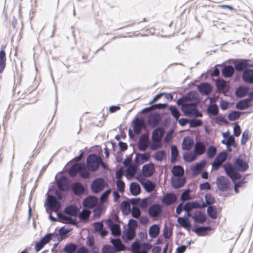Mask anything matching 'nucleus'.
Returning a JSON list of instances; mask_svg holds the SVG:
<instances>
[{
    "instance_id": "nucleus-1",
    "label": "nucleus",
    "mask_w": 253,
    "mask_h": 253,
    "mask_svg": "<svg viewBox=\"0 0 253 253\" xmlns=\"http://www.w3.org/2000/svg\"><path fill=\"white\" fill-rule=\"evenodd\" d=\"M196 97L193 93L190 92L179 98L176 103L181 106V110L186 116L202 117V114L197 107Z\"/></svg>"
},
{
    "instance_id": "nucleus-2",
    "label": "nucleus",
    "mask_w": 253,
    "mask_h": 253,
    "mask_svg": "<svg viewBox=\"0 0 253 253\" xmlns=\"http://www.w3.org/2000/svg\"><path fill=\"white\" fill-rule=\"evenodd\" d=\"M249 168L248 164L240 158L235 159L234 166L230 163H227L223 166L224 170L227 175L233 180L241 178V174L236 170L240 171H246Z\"/></svg>"
},
{
    "instance_id": "nucleus-3",
    "label": "nucleus",
    "mask_w": 253,
    "mask_h": 253,
    "mask_svg": "<svg viewBox=\"0 0 253 253\" xmlns=\"http://www.w3.org/2000/svg\"><path fill=\"white\" fill-rule=\"evenodd\" d=\"M105 224L110 228L113 236H119L121 235L120 221L117 215L116 214H111L106 220Z\"/></svg>"
},
{
    "instance_id": "nucleus-4",
    "label": "nucleus",
    "mask_w": 253,
    "mask_h": 253,
    "mask_svg": "<svg viewBox=\"0 0 253 253\" xmlns=\"http://www.w3.org/2000/svg\"><path fill=\"white\" fill-rule=\"evenodd\" d=\"M165 131L163 128L158 127L152 132L151 139L152 143L150 145L152 150H156L162 147V140L164 136Z\"/></svg>"
},
{
    "instance_id": "nucleus-5",
    "label": "nucleus",
    "mask_w": 253,
    "mask_h": 253,
    "mask_svg": "<svg viewBox=\"0 0 253 253\" xmlns=\"http://www.w3.org/2000/svg\"><path fill=\"white\" fill-rule=\"evenodd\" d=\"M100 164L103 166H104L101 159L95 154L90 155L87 158L86 166L87 169L91 171L96 170Z\"/></svg>"
},
{
    "instance_id": "nucleus-6",
    "label": "nucleus",
    "mask_w": 253,
    "mask_h": 253,
    "mask_svg": "<svg viewBox=\"0 0 253 253\" xmlns=\"http://www.w3.org/2000/svg\"><path fill=\"white\" fill-rule=\"evenodd\" d=\"M150 248L149 244H140L138 242H134L131 246L132 253H147Z\"/></svg>"
},
{
    "instance_id": "nucleus-7",
    "label": "nucleus",
    "mask_w": 253,
    "mask_h": 253,
    "mask_svg": "<svg viewBox=\"0 0 253 253\" xmlns=\"http://www.w3.org/2000/svg\"><path fill=\"white\" fill-rule=\"evenodd\" d=\"M105 185V181L102 178H97L91 183V189L93 193H97L104 189Z\"/></svg>"
},
{
    "instance_id": "nucleus-8",
    "label": "nucleus",
    "mask_w": 253,
    "mask_h": 253,
    "mask_svg": "<svg viewBox=\"0 0 253 253\" xmlns=\"http://www.w3.org/2000/svg\"><path fill=\"white\" fill-rule=\"evenodd\" d=\"M46 203L47 207L51 211L57 212L60 208V203L52 195L47 196Z\"/></svg>"
},
{
    "instance_id": "nucleus-9",
    "label": "nucleus",
    "mask_w": 253,
    "mask_h": 253,
    "mask_svg": "<svg viewBox=\"0 0 253 253\" xmlns=\"http://www.w3.org/2000/svg\"><path fill=\"white\" fill-rule=\"evenodd\" d=\"M149 142L148 135L146 133L142 134L138 142V149L141 151H145L150 146Z\"/></svg>"
},
{
    "instance_id": "nucleus-10",
    "label": "nucleus",
    "mask_w": 253,
    "mask_h": 253,
    "mask_svg": "<svg viewBox=\"0 0 253 253\" xmlns=\"http://www.w3.org/2000/svg\"><path fill=\"white\" fill-rule=\"evenodd\" d=\"M162 211L161 206L155 204L151 206L148 209V213L150 217H158Z\"/></svg>"
},
{
    "instance_id": "nucleus-11",
    "label": "nucleus",
    "mask_w": 253,
    "mask_h": 253,
    "mask_svg": "<svg viewBox=\"0 0 253 253\" xmlns=\"http://www.w3.org/2000/svg\"><path fill=\"white\" fill-rule=\"evenodd\" d=\"M242 79L247 84H253V69L245 70L242 74Z\"/></svg>"
},
{
    "instance_id": "nucleus-12",
    "label": "nucleus",
    "mask_w": 253,
    "mask_h": 253,
    "mask_svg": "<svg viewBox=\"0 0 253 253\" xmlns=\"http://www.w3.org/2000/svg\"><path fill=\"white\" fill-rule=\"evenodd\" d=\"M216 183L219 188L222 191H225L228 189L229 180L224 176L217 177L216 179Z\"/></svg>"
},
{
    "instance_id": "nucleus-13",
    "label": "nucleus",
    "mask_w": 253,
    "mask_h": 253,
    "mask_svg": "<svg viewBox=\"0 0 253 253\" xmlns=\"http://www.w3.org/2000/svg\"><path fill=\"white\" fill-rule=\"evenodd\" d=\"M161 121V116L158 113H152L148 116V124L153 127L157 126Z\"/></svg>"
},
{
    "instance_id": "nucleus-14",
    "label": "nucleus",
    "mask_w": 253,
    "mask_h": 253,
    "mask_svg": "<svg viewBox=\"0 0 253 253\" xmlns=\"http://www.w3.org/2000/svg\"><path fill=\"white\" fill-rule=\"evenodd\" d=\"M145 127V123L142 119L136 118L133 121V130L136 134L140 133L141 129Z\"/></svg>"
},
{
    "instance_id": "nucleus-15",
    "label": "nucleus",
    "mask_w": 253,
    "mask_h": 253,
    "mask_svg": "<svg viewBox=\"0 0 253 253\" xmlns=\"http://www.w3.org/2000/svg\"><path fill=\"white\" fill-rule=\"evenodd\" d=\"M252 66L248 63V60H242L238 61L237 63L235 64L234 70L235 69L238 72H244L245 70L248 69V67Z\"/></svg>"
},
{
    "instance_id": "nucleus-16",
    "label": "nucleus",
    "mask_w": 253,
    "mask_h": 253,
    "mask_svg": "<svg viewBox=\"0 0 253 253\" xmlns=\"http://www.w3.org/2000/svg\"><path fill=\"white\" fill-rule=\"evenodd\" d=\"M97 202L98 200L96 198L89 196L84 200L83 205L85 208H92L96 205Z\"/></svg>"
},
{
    "instance_id": "nucleus-17",
    "label": "nucleus",
    "mask_w": 253,
    "mask_h": 253,
    "mask_svg": "<svg viewBox=\"0 0 253 253\" xmlns=\"http://www.w3.org/2000/svg\"><path fill=\"white\" fill-rule=\"evenodd\" d=\"M57 216L59 219L65 223H70L74 225L77 224L75 220L69 215H65L62 213H57Z\"/></svg>"
},
{
    "instance_id": "nucleus-18",
    "label": "nucleus",
    "mask_w": 253,
    "mask_h": 253,
    "mask_svg": "<svg viewBox=\"0 0 253 253\" xmlns=\"http://www.w3.org/2000/svg\"><path fill=\"white\" fill-rule=\"evenodd\" d=\"M177 199V197L174 194L167 193L166 194L163 199L162 203L166 205H170L174 203Z\"/></svg>"
},
{
    "instance_id": "nucleus-19",
    "label": "nucleus",
    "mask_w": 253,
    "mask_h": 253,
    "mask_svg": "<svg viewBox=\"0 0 253 253\" xmlns=\"http://www.w3.org/2000/svg\"><path fill=\"white\" fill-rule=\"evenodd\" d=\"M194 221L196 223L202 224L206 221V216L201 211H197L192 216Z\"/></svg>"
},
{
    "instance_id": "nucleus-20",
    "label": "nucleus",
    "mask_w": 253,
    "mask_h": 253,
    "mask_svg": "<svg viewBox=\"0 0 253 253\" xmlns=\"http://www.w3.org/2000/svg\"><path fill=\"white\" fill-rule=\"evenodd\" d=\"M206 150L205 145L202 142L198 141L195 144L194 153L196 156L203 154Z\"/></svg>"
},
{
    "instance_id": "nucleus-21",
    "label": "nucleus",
    "mask_w": 253,
    "mask_h": 253,
    "mask_svg": "<svg viewBox=\"0 0 253 253\" xmlns=\"http://www.w3.org/2000/svg\"><path fill=\"white\" fill-rule=\"evenodd\" d=\"M57 183L58 189L60 191H66L69 188L68 179L65 176L61 177Z\"/></svg>"
},
{
    "instance_id": "nucleus-22",
    "label": "nucleus",
    "mask_w": 253,
    "mask_h": 253,
    "mask_svg": "<svg viewBox=\"0 0 253 253\" xmlns=\"http://www.w3.org/2000/svg\"><path fill=\"white\" fill-rule=\"evenodd\" d=\"M185 183V179L181 176L174 177L171 179L172 185L174 188L182 187Z\"/></svg>"
},
{
    "instance_id": "nucleus-23",
    "label": "nucleus",
    "mask_w": 253,
    "mask_h": 253,
    "mask_svg": "<svg viewBox=\"0 0 253 253\" xmlns=\"http://www.w3.org/2000/svg\"><path fill=\"white\" fill-rule=\"evenodd\" d=\"M198 89L202 94L208 95L211 91L212 88L208 83H202L198 86Z\"/></svg>"
},
{
    "instance_id": "nucleus-24",
    "label": "nucleus",
    "mask_w": 253,
    "mask_h": 253,
    "mask_svg": "<svg viewBox=\"0 0 253 253\" xmlns=\"http://www.w3.org/2000/svg\"><path fill=\"white\" fill-rule=\"evenodd\" d=\"M79 211V209L74 205H69L64 210L65 213L71 216H76Z\"/></svg>"
},
{
    "instance_id": "nucleus-25",
    "label": "nucleus",
    "mask_w": 253,
    "mask_h": 253,
    "mask_svg": "<svg viewBox=\"0 0 253 253\" xmlns=\"http://www.w3.org/2000/svg\"><path fill=\"white\" fill-rule=\"evenodd\" d=\"M143 174L145 177H150L154 173V166L152 164H146L142 167Z\"/></svg>"
},
{
    "instance_id": "nucleus-26",
    "label": "nucleus",
    "mask_w": 253,
    "mask_h": 253,
    "mask_svg": "<svg viewBox=\"0 0 253 253\" xmlns=\"http://www.w3.org/2000/svg\"><path fill=\"white\" fill-rule=\"evenodd\" d=\"M251 102V99H245L240 100L236 105V108L239 110L246 109L250 106V104Z\"/></svg>"
},
{
    "instance_id": "nucleus-27",
    "label": "nucleus",
    "mask_w": 253,
    "mask_h": 253,
    "mask_svg": "<svg viewBox=\"0 0 253 253\" xmlns=\"http://www.w3.org/2000/svg\"><path fill=\"white\" fill-rule=\"evenodd\" d=\"M111 243L113 244L114 248L113 249L116 252L123 251L125 249V246L123 244L122 241L120 239H112Z\"/></svg>"
},
{
    "instance_id": "nucleus-28",
    "label": "nucleus",
    "mask_w": 253,
    "mask_h": 253,
    "mask_svg": "<svg viewBox=\"0 0 253 253\" xmlns=\"http://www.w3.org/2000/svg\"><path fill=\"white\" fill-rule=\"evenodd\" d=\"M72 189L74 193L77 195L82 194L84 190V186L80 182L74 183Z\"/></svg>"
},
{
    "instance_id": "nucleus-29",
    "label": "nucleus",
    "mask_w": 253,
    "mask_h": 253,
    "mask_svg": "<svg viewBox=\"0 0 253 253\" xmlns=\"http://www.w3.org/2000/svg\"><path fill=\"white\" fill-rule=\"evenodd\" d=\"M221 73L224 77H230L234 73V68L231 65L226 66L221 70Z\"/></svg>"
},
{
    "instance_id": "nucleus-30",
    "label": "nucleus",
    "mask_w": 253,
    "mask_h": 253,
    "mask_svg": "<svg viewBox=\"0 0 253 253\" xmlns=\"http://www.w3.org/2000/svg\"><path fill=\"white\" fill-rule=\"evenodd\" d=\"M160 227L157 224H154L151 226L149 230V236L152 238H156L160 233Z\"/></svg>"
},
{
    "instance_id": "nucleus-31",
    "label": "nucleus",
    "mask_w": 253,
    "mask_h": 253,
    "mask_svg": "<svg viewBox=\"0 0 253 253\" xmlns=\"http://www.w3.org/2000/svg\"><path fill=\"white\" fill-rule=\"evenodd\" d=\"M177 222L180 226L186 229H189L191 226L190 221L186 217H178L177 218Z\"/></svg>"
},
{
    "instance_id": "nucleus-32",
    "label": "nucleus",
    "mask_w": 253,
    "mask_h": 253,
    "mask_svg": "<svg viewBox=\"0 0 253 253\" xmlns=\"http://www.w3.org/2000/svg\"><path fill=\"white\" fill-rule=\"evenodd\" d=\"M150 158V153L146 152L144 154L137 153L135 156V162L137 163H139V160H141L142 162H147Z\"/></svg>"
},
{
    "instance_id": "nucleus-33",
    "label": "nucleus",
    "mask_w": 253,
    "mask_h": 253,
    "mask_svg": "<svg viewBox=\"0 0 253 253\" xmlns=\"http://www.w3.org/2000/svg\"><path fill=\"white\" fill-rule=\"evenodd\" d=\"M199 204L196 201L188 202L186 203L183 206V210L185 211H191L194 209H198Z\"/></svg>"
},
{
    "instance_id": "nucleus-34",
    "label": "nucleus",
    "mask_w": 253,
    "mask_h": 253,
    "mask_svg": "<svg viewBox=\"0 0 253 253\" xmlns=\"http://www.w3.org/2000/svg\"><path fill=\"white\" fill-rule=\"evenodd\" d=\"M193 145V141L189 137H185L182 143V148L185 150H189Z\"/></svg>"
},
{
    "instance_id": "nucleus-35",
    "label": "nucleus",
    "mask_w": 253,
    "mask_h": 253,
    "mask_svg": "<svg viewBox=\"0 0 253 253\" xmlns=\"http://www.w3.org/2000/svg\"><path fill=\"white\" fill-rule=\"evenodd\" d=\"M211 230L210 226L206 227H198L194 230V232L198 236H204L206 235L208 231Z\"/></svg>"
},
{
    "instance_id": "nucleus-36",
    "label": "nucleus",
    "mask_w": 253,
    "mask_h": 253,
    "mask_svg": "<svg viewBox=\"0 0 253 253\" xmlns=\"http://www.w3.org/2000/svg\"><path fill=\"white\" fill-rule=\"evenodd\" d=\"M129 189L131 193L134 196L138 195L141 191L140 185L136 182L131 183Z\"/></svg>"
},
{
    "instance_id": "nucleus-37",
    "label": "nucleus",
    "mask_w": 253,
    "mask_h": 253,
    "mask_svg": "<svg viewBox=\"0 0 253 253\" xmlns=\"http://www.w3.org/2000/svg\"><path fill=\"white\" fill-rule=\"evenodd\" d=\"M171 172L175 177L182 176L184 174V169L180 166H174Z\"/></svg>"
},
{
    "instance_id": "nucleus-38",
    "label": "nucleus",
    "mask_w": 253,
    "mask_h": 253,
    "mask_svg": "<svg viewBox=\"0 0 253 253\" xmlns=\"http://www.w3.org/2000/svg\"><path fill=\"white\" fill-rule=\"evenodd\" d=\"M82 164H75L70 168L69 171V174L72 176H74L79 170L83 168Z\"/></svg>"
},
{
    "instance_id": "nucleus-39",
    "label": "nucleus",
    "mask_w": 253,
    "mask_h": 253,
    "mask_svg": "<svg viewBox=\"0 0 253 253\" xmlns=\"http://www.w3.org/2000/svg\"><path fill=\"white\" fill-rule=\"evenodd\" d=\"M206 165V162L204 160L198 163L192 168L193 172L196 174L201 171Z\"/></svg>"
},
{
    "instance_id": "nucleus-40",
    "label": "nucleus",
    "mask_w": 253,
    "mask_h": 253,
    "mask_svg": "<svg viewBox=\"0 0 253 253\" xmlns=\"http://www.w3.org/2000/svg\"><path fill=\"white\" fill-rule=\"evenodd\" d=\"M197 158L196 155L192 152H188L184 153L183 154L184 160L188 163L192 162L196 160Z\"/></svg>"
},
{
    "instance_id": "nucleus-41",
    "label": "nucleus",
    "mask_w": 253,
    "mask_h": 253,
    "mask_svg": "<svg viewBox=\"0 0 253 253\" xmlns=\"http://www.w3.org/2000/svg\"><path fill=\"white\" fill-rule=\"evenodd\" d=\"M171 163L174 164L175 163L177 157L178 155V151L175 145H172L171 146Z\"/></svg>"
},
{
    "instance_id": "nucleus-42",
    "label": "nucleus",
    "mask_w": 253,
    "mask_h": 253,
    "mask_svg": "<svg viewBox=\"0 0 253 253\" xmlns=\"http://www.w3.org/2000/svg\"><path fill=\"white\" fill-rule=\"evenodd\" d=\"M91 211L87 209H84L79 215L80 220L82 221H86L88 220Z\"/></svg>"
},
{
    "instance_id": "nucleus-43",
    "label": "nucleus",
    "mask_w": 253,
    "mask_h": 253,
    "mask_svg": "<svg viewBox=\"0 0 253 253\" xmlns=\"http://www.w3.org/2000/svg\"><path fill=\"white\" fill-rule=\"evenodd\" d=\"M169 110L170 112L171 115L177 121L179 118L180 113L177 108L175 106L170 105L169 107Z\"/></svg>"
},
{
    "instance_id": "nucleus-44",
    "label": "nucleus",
    "mask_w": 253,
    "mask_h": 253,
    "mask_svg": "<svg viewBox=\"0 0 253 253\" xmlns=\"http://www.w3.org/2000/svg\"><path fill=\"white\" fill-rule=\"evenodd\" d=\"M143 186L147 192H151L155 189L156 185L153 182L148 180L143 183Z\"/></svg>"
},
{
    "instance_id": "nucleus-45",
    "label": "nucleus",
    "mask_w": 253,
    "mask_h": 253,
    "mask_svg": "<svg viewBox=\"0 0 253 253\" xmlns=\"http://www.w3.org/2000/svg\"><path fill=\"white\" fill-rule=\"evenodd\" d=\"M135 235V230L131 229H128L125 233L123 234V238L127 240H132Z\"/></svg>"
},
{
    "instance_id": "nucleus-46",
    "label": "nucleus",
    "mask_w": 253,
    "mask_h": 253,
    "mask_svg": "<svg viewBox=\"0 0 253 253\" xmlns=\"http://www.w3.org/2000/svg\"><path fill=\"white\" fill-rule=\"evenodd\" d=\"M207 111L213 116H216L218 113V106L215 104H211L208 107Z\"/></svg>"
},
{
    "instance_id": "nucleus-47",
    "label": "nucleus",
    "mask_w": 253,
    "mask_h": 253,
    "mask_svg": "<svg viewBox=\"0 0 253 253\" xmlns=\"http://www.w3.org/2000/svg\"><path fill=\"white\" fill-rule=\"evenodd\" d=\"M121 208L124 213L127 214L131 211L129 202L123 201L121 204Z\"/></svg>"
},
{
    "instance_id": "nucleus-48",
    "label": "nucleus",
    "mask_w": 253,
    "mask_h": 253,
    "mask_svg": "<svg viewBox=\"0 0 253 253\" xmlns=\"http://www.w3.org/2000/svg\"><path fill=\"white\" fill-rule=\"evenodd\" d=\"M207 212L209 216L212 219L217 218L216 210L214 206H209L207 209Z\"/></svg>"
},
{
    "instance_id": "nucleus-49",
    "label": "nucleus",
    "mask_w": 253,
    "mask_h": 253,
    "mask_svg": "<svg viewBox=\"0 0 253 253\" xmlns=\"http://www.w3.org/2000/svg\"><path fill=\"white\" fill-rule=\"evenodd\" d=\"M137 169V166L134 165H130L126 169V173L128 175L130 176H133Z\"/></svg>"
},
{
    "instance_id": "nucleus-50",
    "label": "nucleus",
    "mask_w": 253,
    "mask_h": 253,
    "mask_svg": "<svg viewBox=\"0 0 253 253\" xmlns=\"http://www.w3.org/2000/svg\"><path fill=\"white\" fill-rule=\"evenodd\" d=\"M166 152L165 151H159L155 154L154 158L155 160L161 162L164 159H166Z\"/></svg>"
},
{
    "instance_id": "nucleus-51",
    "label": "nucleus",
    "mask_w": 253,
    "mask_h": 253,
    "mask_svg": "<svg viewBox=\"0 0 253 253\" xmlns=\"http://www.w3.org/2000/svg\"><path fill=\"white\" fill-rule=\"evenodd\" d=\"M227 157V155L226 153L225 152H221L217 155L215 159L222 164L226 160Z\"/></svg>"
},
{
    "instance_id": "nucleus-52",
    "label": "nucleus",
    "mask_w": 253,
    "mask_h": 253,
    "mask_svg": "<svg viewBox=\"0 0 253 253\" xmlns=\"http://www.w3.org/2000/svg\"><path fill=\"white\" fill-rule=\"evenodd\" d=\"M77 246L73 244L67 245L64 248V252L67 253H74L77 250Z\"/></svg>"
},
{
    "instance_id": "nucleus-53",
    "label": "nucleus",
    "mask_w": 253,
    "mask_h": 253,
    "mask_svg": "<svg viewBox=\"0 0 253 253\" xmlns=\"http://www.w3.org/2000/svg\"><path fill=\"white\" fill-rule=\"evenodd\" d=\"M217 150L215 147L210 146L207 150V155L208 158H212L216 154Z\"/></svg>"
},
{
    "instance_id": "nucleus-54",
    "label": "nucleus",
    "mask_w": 253,
    "mask_h": 253,
    "mask_svg": "<svg viewBox=\"0 0 253 253\" xmlns=\"http://www.w3.org/2000/svg\"><path fill=\"white\" fill-rule=\"evenodd\" d=\"M241 115V113L235 111L229 114L228 118L230 121H235L238 119Z\"/></svg>"
},
{
    "instance_id": "nucleus-55",
    "label": "nucleus",
    "mask_w": 253,
    "mask_h": 253,
    "mask_svg": "<svg viewBox=\"0 0 253 253\" xmlns=\"http://www.w3.org/2000/svg\"><path fill=\"white\" fill-rule=\"evenodd\" d=\"M202 125V122L200 120L196 119L189 121V126L190 127H196L200 126Z\"/></svg>"
},
{
    "instance_id": "nucleus-56",
    "label": "nucleus",
    "mask_w": 253,
    "mask_h": 253,
    "mask_svg": "<svg viewBox=\"0 0 253 253\" xmlns=\"http://www.w3.org/2000/svg\"><path fill=\"white\" fill-rule=\"evenodd\" d=\"M216 86L218 90L225 91L227 90L226 83L222 81H218L216 82Z\"/></svg>"
},
{
    "instance_id": "nucleus-57",
    "label": "nucleus",
    "mask_w": 253,
    "mask_h": 253,
    "mask_svg": "<svg viewBox=\"0 0 253 253\" xmlns=\"http://www.w3.org/2000/svg\"><path fill=\"white\" fill-rule=\"evenodd\" d=\"M131 215L135 218H138L141 215V211L138 207L133 206L131 210Z\"/></svg>"
},
{
    "instance_id": "nucleus-58",
    "label": "nucleus",
    "mask_w": 253,
    "mask_h": 253,
    "mask_svg": "<svg viewBox=\"0 0 253 253\" xmlns=\"http://www.w3.org/2000/svg\"><path fill=\"white\" fill-rule=\"evenodd\" d=\"M82 165L83 166V168H82V169H81V170H79L80 174L82 177L84 178H88L89 175V173L85 169L84 164H82Z\"/></svg>"
},
{
    "instance_id": "nucleus-59",
    "label": "nucleus",
    "mask_w": 253,
    "mask_h": 253,
    "mask_svg": "<svg viewBox=\"0 0 253 253\" xmlns=\"http://www.w3.org/2000/svg\"><path fill=\"white\" fill-rule=\"evenodd\" d=\"M248 92V90L247 89L239 87L236 91V94L237 96L240 97H243L245 96Z\"/></svg>"
},
{
    "instance_id": "nucleus-60",
    "label": "nucleus",
    "mask_w": 253,
    "mask_h": 253,
    "mask_svg": "<svg viewBox=\"0 0 253 253\" xmlns=\"http://www.w3.org/2000/svg\"><path fill=\"white\" fill-rule=\"evenodd\" d=\"M249 139V131L246 130L244 131L242 134V138L241 139V143L242 145H245Z\"/></svg>"
},
{
    "instance_id": "nucleus-61",
    "label": "nucleus",
    "mask_w": 253,
    "mask_h": 253,
    "mask_svg": "<svg viewBox=\"0 0 253 253\" xmlns=\"http://www.w3.org/2000/svg\"><path fill=\"white\" fill-rule=\"evenodd\" d=\"M172 229L165 227L164 229V236L166 239H169L172 235Z\"/></svg>"
},
{
    "instance_id": "nucleus-62",
    "label": "nucleus",
    "mask_w": 253,
    "mask_h": 253,
    "mask_svg": "<svg viewBox=\"0 0 253 253\" xmlns=\"http://www.w3.org/2000/svg\"><path fill=\"white\" fill-rule=\"evenodd\" d=\"M190 190L187 189L184 191L181 195V200L182 201H185L186 200H190L191 197L189 195Z\"/></svg>"
},
{
    "instance_id": "nucleus-63",
    "label": "nucleus",
    "mask_w": 253,
    "mask_h": 253,
    "mask_svg": "<svg viewBox=\"0 0 253 253\" xmlns=\"http://www.w3.org/2000/svg\"><path fill=\"white\" fill-rule=\"evenodd\" d=\"M116 185L118 190L120 192H123L124 191L125 184L123 181L122 180H117L116 182Z\"/></svg>"
},
{
    "instance_id": "nucleus-64",
    "label": "nucleus",
    "mask_w": 253,
    "mask_h": 253,
    "mask_svg": "<svg viewBox=\"0 0 253 253\" xmlns=\"http://www.w3.org/2000/svg\"><path fill=\"white\" fill-rule=\"evenodd\" d=\"M102 253H116V252L111 246L106 245L103 247Z\"/></svg>"
}]
</instances>
